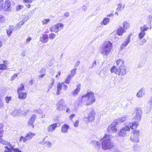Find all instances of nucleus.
Returning <instances> with one entry per match:
<instances>
[{"label": "nucleus", "instance_id": "nucleus-1", "mask_svg": "<svg viewBox=\"0 0 152 152\" xmlns=\"http://www.w3.org/2000/svg\"><path fill=\"white\" fill-rule=\"evenodd\" d=\"M95 101L94 94L91 92H88L83 96L81 99L82 103L86 105H91Z\"/></svg>", "mask_w": 152, "mask_h": 152}, {"label": "nucleus", "instance_id": "nucleus-2", "mask_svg": "<svg viewBox=\"0 0 152 152\" xmlns=\"http://www.w3.org/2000/svg\"><path fill=\"white\" fill-rule=\"evenodd\" d=\"M102 142V147L103 149L106 150L110 149L113 147V142L110 139L109 134H105L103 138Z\"/></svg>", "mask_w": 152, "mask_h": 152}, {"label": "nucleus", "instance_id": "nucleus-3", "mask_svg": "<svg viewBox=\"0 0 152 152\" xmlns=\"http://www.w3.org/2000/svg\"><path fill=\"white\" fill-rule=\"evenodd\" d=\"M113 47L112 44L110 41L105 42L99 49L101 53L104 56H108Z\"/></svg>", "mask_w": 152, "mask_h": 152}, {"label": "nucleus", "instance_id": "nucleus-4", "mask_svg": "<svg viewBox=\"0 0 152 152\" xmlns=\"http://www.w3.org/2000/svg\"><path fill=\"white\" fill-rule=\"evenodd\" d=\"M95 113L93 110H91L88 112L87 116H86L84 118V120L87 123L93 121L95 119Z\"/></svg>", "mask_w": 152, "mask_h": 152}, {"label": "nucleus", "instance_id": "nucleus-5", "mask_svg": "<svg viewBox=\"0 0 152 152\" xmlns=\"http://www.w3.org/2000/svg\"><path fill=\"white\" fill-rule=\"evenodd\" d=\"M140 131L139 130H134L131 134L130 137V140L134 142H138L139 141V137L140 136Z\"/></svg>", "mask_w": 152, "mask_h": 152}, {"label": "nucleus", "instance_id": "nucleus-6", "mask_svg": "<svg viewBox=\"0 0 152 152\" xmlns=\"http://www.w3.org/2000/svg\"><path fill=\"white\" fill-rule=\"evenodd\" d=\"M64 25L61 23H58L49 28L50 30L52 32H58L64 28Z\"/></svg>", "mask_w": 152, "mask_h": 152}, {"label": "nucleus", "instance_id": "nucleus-7", "mask_svg": "<svg viewBox=\"0 0 152 152\" xmlns=\"http://www.w3.org/2000/svg\"><path fill=\"white\" fill-rule=\"evenodd\" d=\"M36 134L34 133L29 132L27 133L25 137L21 136L20 139V141H23V143L25 142L28 140H30Z\"/></svg>", "mask_w": 152, "mask_h": 152}, {"label": "nucleus", "instance_id": "nucleus-8", "mask_svg": "<svg viewBox=\"0 0 152 152\" xmlns=\"http://www.w3.org/2000/svg\"><path fill=\"white\" fill-rule=\"evenodd\" d=\"M138 123L137 121H134L132 123H130L128 125L126 126L123 127V129L125 130V131H129L130 130V128L132 129H136L138 126Z\"/></svg>", "mask_w": 152, "mask_h": 152}, {"label": "nucleus", "instance_id": "nucleus-9", "mask_svg": "<svg viewBox=\"0 0 152 152\" xmlns=\"http://www.w3.org/2000/svg\"><path fill=\"white\" fill-rule=\"evenodd\" d=\"M148 29V27L146 25L140 27L141 32L138 35V37L140 39H142L144 37L146 34L145 31H147Z\"/></svg>", "mask_w": 152, "mask_h": 152}, {"label": "nucleus", "instance_id": "nucleus-10", "mask_svg": "<svg viewBox=\"0 0 152 152\" xmlns=\"http://www.w3.org/2000/svg\"><path fill=\"white\" fill-rule=\"evenodd\" d=\"M9 147L7 146H4L5 150L4 152H21V151L18 148H15L14 146L11 145L9 146Z\"/></svg>", "mask_w": 152, "mask_h": 152}, {"label": "nucleus", "instance_id": "nucleus-11", "mask_svg": "<svg viewBox=\"0 0 152 152\" xmlns=\"http://www.w3.org/2000/svg\"><path fill=\"white\" fill-rule=\"evenodd\" d=\"M142 112L140 108H138L136 111L133 114V116L135 119L140 121L141 119Z\"/></svg>", "mask_w": 152, "mask_h": 152}, {"label": "nucleus", "instance_id": "nucleus-12", "mask_svg": "<svg viewBox=\"0 0 152 152\" xmlns=\"http://www.w3.org/2000/svg\"><path fill=\"white\" fill-rule=\"evenodd\" d=\"M117 124L114 121L113 123L111 124L108 128V131L109 132L112 133H115L117 131Z\"/></svg>", "mask_w": 152, "mask_h": 152}, {"label": "nucleus", "instance_id": "nucleus-13", "mask_svg": "<svg viewBox=\"0 0 152 152\" xmlns=\"http://www.w3.org/2000/svg\"><path fill=\"white\" fill-rule=\"evenodd\" d=\"M11 2L10 0H5L4 6H3V9L4 10L9 11L10 10Z\"/></svg>", "mask_w": 152, "mask_h": 152}, {"label": "nucleus", "instance_id": "nucleus-14", "mask_svg": "<svg viewBox=\"0 0 152 152\" xmlns=\"http://www.w3.org/2000/svg\"><path fill=\"white\" fill-rule=\"evenodd\" d=\"M64 101L63 99L59 100L56 104V109L58 111L63 110V105L64 103Z\"/></svg>", "mask_w": 152, "mask_h": 152}, {"label": "nucleus", "instance_id": "nucleus-15", "mask_svg": "<svg viewBox=\"0 0 152 152\" xmlns=\"http://www.w3.org/2000/svg\"><path fill=\"white\" fill-rule=\"evenodd\" d=\"M126 70L125 66L123 65L121 67H119L118 75L121 76L123 75L126 73Z\"/></svg>", "mask_w": 152, "mask_h": 152}, {"label": "nucleus", "instance_id": "nucleus-16", "mask_svg": "<svg viewBox=\"0 0 152 152\" xmlns=\"http://www.w3.org/2000/svg\"><path fill=\"white\" fill-rule=\"evenodd\" d=\"M57 127V124L54 123L49 126L47 128V132L49 133L52 132L54 131Z\"/></svg>", "mask_w": 152, "mask_h": 152}, {"label": "nucleus", "instance_id": "nucleus-17", "mask_svg": "<svg viewBox=\"0 0 152 152\" xmlns=\"http://www.w3.org/2000/svg\"><path fill=\"white\" fill-rule=\"evenodd\" d=\"M131 40L130 37L129 36L127 38H126L124 42L122 44L121 48V49H123L125 47H126L127 45L130 42Z\"/></svg>", "mask_w": 152, "mask_h": 152}, {"label": "nucleus", "instance_id": "nucleus-18", "mask_svg": "<svg viewBox=\"0 0 152 152\" xmlns=\"http://www.w3.org/2000/svg\"><path fill=\"white\" fill-rule=\"evenodd\" d=\"M145 89L144 88H141L137 94V96L141 98L145 94Z\"/></svg>", "mask_w": 152, "mask_h": 152}, {"label": "nucleus", "instance_id": "nucleus-19", "mask_svg": "<svg viewBox=\"0 0 152 152\" xmlns=\"http://www.w3.org/2000/svg\"><path fill=\"white\" fill-rule=\"evenodd\" d=\"M117 34L113 32L110 34V39L113 42H115L119 39L117 36Z\"/></svg>", "mask_w": 152, "mask_h": 152}, {"label": "nucleus", "instance_id": "nucleus-20", "mask_svg": "<svg viewBox=\"0 0 152 152\" xmlns=\"http://www.w3.org/2000/svg\"><path fill=\"white\" fill-rule=\"evenodd\" d=\"M36 116L35 115H32L31 117L28 121V124L29 125H32L33 128L34 127V125L33 124L35 119L36 118Z\"/></svg>", "mask_w": 152, "mask_h": 152}, {"label": "nucleus", "instance_id": "nucleus-21", "mask_svg": "<svg viewBox=\"0 0 152 152\" xmlns=\"http://www.w3.org/2000/svg\"><path fill=\"white\" fill-rule=\"evenodd\" d=\"M48 36L47 34H42L40 37V41L42 43H47L48 40Z\"/></svg>", "mask_w": 152, "mask_h": 152}, {"label": "nucleus", "instance_id": "nucleus-22", "mask_svg": "<svg viewBox=\"0 0 152 152\" xmlns=\"http://www.w3.org/2000/svg\"><path fill=\"white\" fill-rule=\"evenodd\" d=\"M19 99H25L27 96V93L26 92L18 93Z\"/></svg>", "mask_w": 152, "mask_h": 152}, {"label": "nucleus", "instance_id": "nucleus-23", "mask_svg": "<svg viewBox=\"0 0 152 152\" xmlns=\"http://www.w3.org/2000/svg\"><path fill=\"white\" fill-rule=\"evenodd\" d=\"M69 128V125L67 124H65L62 126L61 127V132L64 133H67Z\"/></svg>", "mask_w": 152, "mask_h": 152}, {"label": "nucleus", "instance_id": "nucleus-24", "mask_svg": "<svg viewBox=\"0 0 152 152\" xmlns=\"http://www.w3.org/2000/svg\"><path fill=\"white\" fill-rule=\"evenodd\" d=\"M81 88V85L78 84L77 85V88L73 92V95L74 96L77 95L80 92Z\"/></svg>", "mask_w": 152, "mask_h": 152}, {"label": "nucleus", "instance_id": "nucleus-25", "mask_svg": "<svg viewBox=\"0 0 152 152\" xmlns=\"http://www.w3.org/2000/svg\"><path fill=\"white\" fill-rule=\"evenodd\" d=\"M14 29V27L13 26H10L8 29H7V33L8 37H10L11 36Z\"/></svg>", "mask_w": 152, "mask_h": 152}, {"label": "nucleus", "instance_id": "nucleus-26", "mask_svg": "<svg viewBox=\"0 0 152 152\" xmlns=\"http://www.w3.org/2000/svg\"><path fill=\"white\" fill-rule=\"evenodd\" d=\"M126 117H122L118 118L115 121V122L117 124H118V123H121L124 122L126 120Z\"/></svg>", "mask_w": 152, "mask_h": 152}, {"label": "nucleus", "instance_id": "nucleus-27", "mask_svg": "<svg viewBox=\"0 0 152 152\" xmlns=\"http://www.w3.org/2000/svg\"><path fill=\"white\" fill-rule=\"evenodd\" d=\"M21 110L20 109H15L11 113L12 115L14 116H17L20 113Z\"/></svg>", "mask_w": 152, "mask_h": 152}, {"label": "nucleus", "instance_id": "nucleus-28", "mask_svg": "<svg viewBox=\"0 0 152 152\" xmlns=\"http://www.w3.org/2000/svg\"><path fill=\"white\" fill-rule=\"evenodd\" d=\"M92 144L94 146L96 147L98 149H99L100 146V143L97 141H93L91 142Z\"/></svg>", "mask_w": 152, "mask_h": 152}, {"label": "nucleus", "instance_id": "nucleus-29", "mask_svg": "<svg viewBox=\"0 0 152 152\" xmlns=\"http://www.w3.org/2000/svg\"><path fill=\"white\" fill-rule=\"evenodd\" d=\"M0 143L4 145H7L8 146H9L11 145L9 142H8L5 140H3L2 138L0 137Z\"/></svg>", "mask_w": 152, "mask_h": 152}, {"label": "nucleus", "instance_id": "nucleus-30", "mask_svg": "<svg viewBox=\"0 0 152 152\" xmlns=\"http://www.w3.org/2000/svg\"><path fill=\"white\" fill-rule=\"evenodd\" d=\"M110 21V19L109 18H104L101 22V24L106 25L109 23Z\"/></svg>", "mask_w": 152, "mask_h": 152}, {"label": "nucleus", "instance_id": "nucleus-31", "mask_svg": "<svg viewBox=\"0 0 152 152\" xmlns=\"http://www.w3.org/2000/svg\"><path fill=\"white\" fill-rule=\"evenodd\" d=\"M117 65L119 66V67H121L123 65H124V61L122 59H119L117 60L116 61Z\"/></svg>", "mask_w": 152, "mask_h": 152}, {"label": "nucleus", "instance_id": "nucleus-32", "mask_svg": "<svg viewBox=\"0 0 152 152\" xmlns=\"http://www.w3.org/2000/svg\"><path fill=\"white\" fill-rule=\"evenodd\" d=\"M62 85L61 83H59L58 85L57 86V91L56 92V94L57 95H58L60 93V91L62 89Z\"/></svg>", "mask_w": 152, "mask_h": 152}, {"label": "nucleus", "instance_id": "nucleus-33", "mask_svg": "<svg viewBox=\"0 0 152 152\" xmlns=\"http://www.w3.org/2000/svg\"><path fill=\"white\" fill-rule=\"evenodd\" d=\"M119 69H117L115 66H113L111 69L110 71L111 73H114L115 74L118 75V72Z\"/></svg>", "mask_w": 152, "mask_h": 152}, {"label": "nucleus", "instance_id": "nucleus-34", "mask_svg": "<svg viewBox=\"0 0 152 152\" xmlns=\"http://www.w3.org/2000/svg\"><path fill=\"white\" fill-rule=\"evenodd\" d=\"M124 31V30L122 27L119 28L116 31L117 34L119 36H121Z\"/></svg>", "mask_w": 152, "mask_h": 152}, {"label": "nucleus", "instance_id": "nucleus-35", "mask_svg": "<svg viewBox=\"0 0 152 152\" xmlns=\"http://www.w3.org/2000/svg\"><path fill=\"white\" fill-rule=\"evenodd\" d=\"M126 132L123 128L118 133V135L121 137H124L126 135Z\"/></svg>", "mask_w": 152, "mask_h": 152}, {"label": "nucleus", "instance_id": "nucleus-36", "mask_svg": "<svg viewBox=\"0 0 152 152\" xmlns=\"http://www.w3.org/2000/svg\"><path fill=\"white\" fill-rule=\"evenodd\" d=\"M130 27V24L127 22L125 21L123 23V28L124 29H127Z\"/></svg>", "mask_w": 152, "mask_h": 152}, {"label": "nucleus", "instance_id": "nucleus-37", "mask_svg": "<svg viewBox=\"0 0 152 152\" xmlns=\"http://www.w3.org/2000/svg\"><path fill=\"white\" fill-rule=\"evenodd\" d=\"M24 89V87L23 84L22 83L21 84L20 87H19L18 89L17 93L21 92Z\"/></svg>", "mask_w": 152, "mask_h": 152}, {"label": "nucleus", "instance_id": "nucleus-38", "mask_svg": "<svg viewBox=\"0 0 152 152\" xmlns=\"http://www.w3.org/2000/svg\"><path fill=\"white\" fill-rule=\"evenodd\" d=\"M4 126V125L2 123L0 124V137L2 136L4 131L3 130V128Z\"/></svg>", "mask_w": 152, "mask_h": 152}, {"label": "nucleus", "instance_id": "nucleus-39", "mask_svg": "<svg viewBox=\"0 0 152 152\" xmlns=\"http://www.w3.org/2000/svg\"><path fill=\"white\" fill-rule=\"evenodd\" d=\"M76 70V69H73L70 71V73L69 75L71 77H73L75 74V72Z\"/></svg>", "mask_w": 152, "mask_h": 152}, {"label": "nucleus", "instance_id": "nucleus-40", "mask_svg": "<svg viewBox=\"0 0 152 152\" xmlns=\"http://www.w3.org/2000/svg\"><path fill=\"white\" fill-rule=\"evenodd\" d=\"M50 21V19H45L43 20L42 22L43 25H47L48 23H49Z\"/></svg>", "mask_w": 152, "mask_h": 152}, {"label": "nucleus", "instance_id": "nucleus-41", "mask_svg": "<svg viewBox=\"0 0 152 152\" xmlns=\"http://www.w3.org/2000/svg\"><path fill=\"white\" fill-rule=\"evenodd\" d=\"M44 143L47 147L49 148L51 147L52 146V142L49 141H46Z\"/></svg>", "mask_w": 152, "mask_h": 152}, {"label": "nucleus", "instance_id": "nucleus-42", "mask_svg": "<svg viewBox=\"0 0 152 152\" xmlns=\"http://www.w3.org/2000/svg\"><path fill=\"white\" fill-rule=\"evenodd\" d=\"M72 77H71V76L69 75L66 77V79L65 81V83H66L69 84L71 80V78Z\"/></svg>", "mask_w": 152, "mask_h": 152}, {"label": "nucleus", "instance_id": "nucleus-43", "mask_svg": "<svg viewBox=\"0 0 152 152\" xmlns=\"http://www.w3.org/2000/svg\"><path fill=\"white\" fill-rule=\"evenodd\" d=\"M12 97L11 96H6L5 98V100L6 102L7 103H8L11 100Z\"/></svg>", "mask_w": 152, "mask_h": 152}, {"label": "nucleus", "instance_id": "nucleus-44", "mask_svg": "<svg viewBox=\"0 0 152 152\" xmlns=\"http://www.w3.org/2000/svg\"><path fill=\"white\" fill-rule=\"evenodd\" d=\"M46 70V69L45 68L42 67L40 69V70L39 72V73L40 74H45Z\"/></svg>", "mask_w": 152, "mask_h": 152}, {"label": "nucleus", "instance_id": "nucleus-45", "mask_svg": "<svg viewBox=\"0 0 152 152\" xmlns=\"http://www.w3.org/2000/svg\"><path fill=\"white\" fill-rule=\"evenodd\" d=\"M4 1L3 0H0V10L3 9Z\"/></svg>", "mask_w": 152, "mask_h": 152}, {"label": "nucleus", "instance_id": "nucleus-46", "mask_svg": "<svg viewBox=\"0 0 152 152\" xmlns=\"http://www.w3.org/2000/svg\"><path fill=\"white\" fill-rule=\"evenodd\" d=\"M56 36L53 33H51L49 34V37L51 39H53Z\"/></svg>", "mask_w": 152, "mask_h": 152}, {"label": "nucleus", "instance_id": "nucleus-47", "mask_svg": "<svg viewBox=\"0 0 152 152\" xmlns=\"http://www.w3.org/2000/svg\"><path fill=\"white\" fill-rule=\"evenodd\" d=\"M7 67V66L3 64H0V69L4 70L6 69Z\"/></svg>", "mask_w": 152, "mask_h": 152}, {"label": "nucleus", "instance_id": "nucleus-48", "mask_svg": "<svg viewBox=\"0 0 152 152\" xmlns=\"http://www.w3.org/2000/svg\"><path fill=\"white\" fill-rule=\"evenodd\" d=\"M122 7V4H119L118 6V7L116 9L117 11L118 12L121 11V8Z\"/></svg>", "mask_w": 152, "mask_h": 152}, {"label": "nucleus", "instance_id": "nucleus-49", "mask_svg": "<svg viewBox=\"0 0 152 152\" xmlns=\"http://www.w3.org/2000/svg\"><path fill=\"white\" fill-rule=\"evenodd\" d=\"M61 84L62 85V87L63 89L64 90H66L68 87L66 85H65L64 83H62Z\"/></svg>", "mask_w": 152, "mask_h": 152}, {"label": "nucleus", "instance_id": "nucleus-50", "mask_svg": "<svg viewBox=\"0 0 152 152\" xmlns=\"http://www.w3.org/2000/svg\"><path fill=\"white\" fill-rule=\"evenodd\" d=\"M5 21V19L4 18L0 15V22H4Z\"/></svg>", "mask_w": 152, "mask_h": 152}, {"label": "nucleus", "instance_id": "nucleus-51", "mask_svg": "<svg viewBox=\"0 0 152 152\" xmlns=\"http://www.w3.org/2000/svg\"><path fill=\"white\" fill-rule=\"evenodd\" d=\"M54 80L52 79V81L49 86V87L50 88H52L54 83Z\"/></svg>", "mask_w": 152, "mask_h": 152}, {"label": "nucleus", "instance_id": "nucleus-52", "mask_svg": "<svg viewBox=\"0 0 152 152\" xmlns=\"http://www.w3.org/2000/svg\"><path fill=\"white\" fill-rule=\"evenodd\" d=\"M96 61L94 60L93 61V62L92 63V65L91 66V67L90 68H91V69L93 68L94 67L96 66Z\"/></svg>", "mask_w": 152, "mask_h": 152}, {"label": "nucleus", "instance_id": "nucleus-53", "mask_svg": "<svg viewBox=\"0 0 152 152\" xmlns=\"http://www.w3.org/2000/svg\"><path fill=\"white\" fill-rule=\"evenodd\" d=\"M26 21V20H23L18 23V26L21 25L22 26L24 24Z\"/></svg>", "mask_w": 152, "mask_h": 152}, {"label": "nucleus", "instance_id": "nucleus-54", "mask_svg": "<svg viewBox=\"0 0 152 152\" xmlns=\"http://www.w3.org/2000/svg\"><path fill=\"white\" fill-rule=\"evenodd\" d=\"M79 123V121L78 120H77L74 123V125L75 127H77Z\"/></svg>", "mask_w": 152, "mask_h": 152}, {"label": "nucleus", "instance_id": "nucleus-55", "mask_svg": "<svg viewBox=\"0 0 152 152\" xmlns=\"http://www.w3.org/2000/svg\"><path fill=\"white\" fill-rule=\"evenodd\" d=\"M24 1L28 3H31L32 2L33 0H23Z\"/></svg>", "mask_w": 152, "mask_h": 152}, {"label": "nucleus", "instance_id": "nucleus-56", "mask_svg": "<svg viewBox=\"0 0 152 152\" xmlns=\"http://www.w3.org/2000/svg\"><path fill=\"white\" fill-rule=\"evenodd\" d=\"M31 39V38L30 37H28L27 39H26V42L27 43L29 42Z\"/></svg>", "mask_w": 152, "mask_h": 152}, {"label": "nucleus", "instance_id": "nucleus-57", "mask_svg": "<svg viewBox=\"0 0 152 152\" xmlns=\"http://www.w3.org/2000/svg\"><path fill=\"white\" fill-rule=\"evenodd\" d=\"M28 15H28V19H29V18H31V17L33 15V13L31 12H29L28 14Z\"/></svg>", "mask_w": 152, "mask_h": 152}, {"label": "nucleus", "instance_id": "nucleus-58", "mask_svg": "<svg viewBox=\"0 0 152 152\" xmlns=\"http://www.w3.org/2000/svg\"><path fill=\"white\" fill-rule=\"evenodd\" d=\"M75 116V115L74 114H72L71 115L69 116V118L70 119L72 120V118Z\"/></svg>", "mask_w": 152, "mask_h": 152}, {"label": "nucleus", "instance_id": "nucleus-59", "mask_svg": "<svg viewBox=\"0 0 152 152\" xmlns=\"http://www.w3.org/2000/svg\"><path fill=\"white\" fill-rule=\"evenodd\" d=\"M23 6L22 5H20L16 7V10H19L23 8Z\"/></svg>", "mask_w": 152, "mask_h": 152}, {"label": "nucleus", "instance_id": "nucleus-60", "mask_svg": "<svg viewBox=\"0 0 152 152\" xmlns=\"http://www.w3.org/2000/svg\"><path fill=\"white\" fill-rule=\"evenodd\" d=\"M48 64L49 66H51L53 64V63L51 61H49L48 62Z\"/></svg>", "mask_w": 152, "mask_h": 152}, {"label": "nucleus", "instance_id": "nucleus-61", "mask_svg": "<svg viewBox=\"0 0 152 152\" xmlns=\"http://www.w3.org/2000/svg\"><path fill=\"white\" fill-rule=\"evenodd\" d=\"M149 104L152 107V96L151 97L150 100L148 102Z\"/></svg>", "mask_w": 152, "mask_h": 152}, {"label": "nucleus", "instance_id": "nucleus-62", "mask_svg": "<svg viewBox=\"0 0 152 152\" xmlns=\"http://www.w3.org/2000/svg\"><path fill=\"white\" fill-rule=\"evenodd\" d=\"M3 107V102L2 101L0 100V108H2Z\"/></svg>", "mask_w": 152, "mask_h": 152}, {"label": "nucleus", "instance_id": "nucleus-63", "mask_svg": "<svg viewBox=\"0 0 152 152\" xmlns=\"http://www.w3.org/2000/svg\"><path fill=\"white\" fill-rule=\"evenodd\" d=\"M64 16L66 18H67L69 16V12H65L64 14Z\"/></svg>", "mask_w": 152, "mask_h": 152}, {"label": "nucleus", "instance_id": "nucleus-64", "mask_svg": "<svg viewBox=\"0 0 152 152\" xmlns=\"http://www.w3.org/2000/svg\"><path fill=\"white\" fill-rule=\"evenodd\" d=\"M82 9L84 11H86L87 10V7L85 5L83 6Z\"/></svg>", "mask_w": 152, "mask_h": 152}]
</instances>
